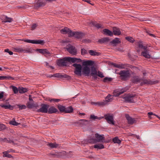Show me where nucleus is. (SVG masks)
<instances>
[{
    "instance_id": "nucleus-1",
    "label": "nucleus",
    "mask_w": 160,
    "mask_h": 160,
    "mask_svg": "<svg viewBox=\"0 0 160 160\" xmlns=\"http://www.w3.org/2000/svg\"><path fill=\"white\" fill-rule=\"evenodd\" d=\"M93 62L91 60L85 61L82 63V75L88 76L90 74L91 65Z\"/></svg>"
},
{
    "instance_id": "nucleus-2",
    "label": "nucleus",
    "mask_w": 160,
    "mask_h": 160,
    "mask_svg": "<svg viewBox=\"0 0 160 160\" xmlns=\"http://www.w3.org/2000/svg\"><path fill=\"white\" fill-rule=\"evenodd\" d=\"M13 50L14 51L17 52H23L26 53H32V49L31 48H22L21 46L13 48Z\"/></svg>"
},
{
    "instance_id": "nucleus-3",
    "label": "nucleus",
    "mask_w": 160,
    "mask_h": 160,
    "mask_svg": "<svg viewBox=\"0 0 160 160\" xmlns=\"http://www.w3.org/2000/svg\"><path fill=\"white\" fill-rule=\"evenodd\" d=\"M72 66L75 68L74 72L75 74L81 76L82 75V67L80 64L75 63L73 64Z\"/></svg>"
},
{
    "instance_id": "nucleus-4",
    "label": "nucleus",
    "mask_w": 160,
    "mask_h": 160,
    "mask_svg": "<svg viewBox=\"0 0 160 160\" xmlns=\"http://www.w3.org/2000/svg\"><path fill=\"white\" fill-rule=\"evenodd\" d=\"M68 62H69V57H66L58 59L57 61V64L59 67H64L68 65Z\"/></svg>"
},
{
    "instance_id": "nucleus-5",
    "label": "nucleus",
    "mask_w": 160,
    "mask_h": 160,
    "mask_svg": "<svg viewBox=\"0 0 160 160\" xmlns=\"http://www.w3.org/2000/svg\"><path fill=\"white\" fill-rule=\"evenodd\" d=\"M118 74L120 75L121 79L122 80H125L130 76L131 74L128 70H121Z\"/></svg>"
},
{
    "instance_id": "nucleus-6",
    "label": "nucleus",
    "mask_w": 160,
    "mask_h": 160,
    "mask_svg": "<svg viewBox=\"0 0 160 160\" xmlns=\"http://www.w3.org/2000/svg\"><path fill=\"white\" fill-rule=\"evenodd\" d=\"M105 119L109 124L114 125V117L112 114L108 113L104 115Z\"/></svg>"
},
{
    "instance_id": "nucleus-7",
    "label": "nucleus",
    "mask_w": 160,
    "mask_h": 160,
    "mask_svg": "<svg viewBox=\"0 0 160 160\" xmlns=\"http://www.w3.org/2000/svg\"><path fill=\"white\" fill-rule=\"evenodd\" d=\"M66 49L67 51L72 55H76L77 54V50L75 47L71 44H68Z\"/></svg>"
},
{
    "instance_id": "nucleus-8",
    "label": "nucleus",
    "mask_w": 160,
    "mask_h": 160,
    "mask_svg": "<svg viewBox=\"0 0 160 160\" xmlns=\"http://www.w3.org/2000/svg\"><path fill=\"white\" fill-rule=\"evenodd\" d=\"M20 40L24 41L25 42L32 43V44L43 45L45 43L44 40H35L29 39H20Z\"/></svg>"
},
{
    "instance_id": "nucleus-9",
    "label": "nucleus",
    "mask_w": 160,
    "mask_h": 160,
    "mask_svg": "<svg viewBox=\"0 0 160 160\" xmlns=\"http://www.w3.org/2000/svg\"><path fill=\"white\" fill-rule=\"evenodd\" d=\"M103 135H99L98 133H96L95 134V136L96 139H93V142L96 143L98 142H105V138L104 137Z\"/></svg>"
},
{
    "instance_id": "nucleus-10",
    "label": "nucleus",
    "mask_w": 160,
    "mask_h": 160,
    "mask_svg": "<svg viewBox=\"0 0 160 160\" xmlns=\"http://www.w3.org/2000/svg\"><path fill=\"white\" fill-rule=\"evenodd\" d=\"M136 96L135 94H128L126 96L124 97L123 99L127 102L129 103H134L135 102L134 98Z\"/></svg>"
},
{
    "instance_id": "nucleus-11",
    "label": "nucleus",
    "mask_w": 160,
    "mask_h": 160,
    "mask_svg": "<svg viewBox=\"0 0 160 160\" xmlns=\"http://www.w3.org/2000/svg\"><path fill=\"white\" fill-rule=\"evenodd\" d=\"M41 107L37 110L38 112H41L42 113H46L48 112V109L49 107L48 105L45 104H42L41 105Z\"/></svg>"
},
{
    "instance_id": "nucleus-12",
    "label": "nucleus",
    "mask_w": 160,
    "mask_h": 160,
    "mask_svg": "<svg viewBox=\"0 0 160 160\" xmlns=\"http://www.w3.org/2000/svg\"><path fill=\"white\" fill-rule=\"evenodd\" d=\"M46 2L45 0H38L34 5V8H37L45 5Z\"/></svg>"
},
{
    "instance_id": "nucleus-13",
    "label": "nucleus",
    "mask_w": 160,
    "mask_h": 160,
    "mask_svg": "<svg viewBox=\"0 0 160 160\" xmlns=\"http://www.w3.org/2000/svg\"><path fill=\"white\" fill-rule=\"evenodd\" d=\"M0 18L2 21V22L5 23L11 22L13 21L12 18L8 17L7 16L4 15L1 16Z\"/></svg>"
},
{
    "instance_id": "nucleus-14",
    "label": "nucleus",
    "mask_w": 160,
    "mask_h": 160,
    "mask_svg": "<svg viewBox=\"0 0 160 160\" xmlns=\"http://www.w3.org/2000/svg\"><path fill=\"white\" fill-rule=\"evenodd\" d=\"M125 117L128 120V124L132 125L136 122L135 119L130 117L128 114L125 115Z\"/></svg>"
},
{
    "instance_id": "nucleus-15",
    "label": "nucleus",
    "mask_w": 160,
    "mask_h": 160,
    "mask_svg": "<svg viewBox=\"0 0 160 160\" xmlns=\"http://www.w3.org/2000/svg\"><path fill=\"white\" fill-rule=\"evenodd\" d=\"M128 90V89L126 87L122 88L120 91L118 90H116L114 91L115 93H116V94H114V95L115 97L118 96L123 93L127 92Z\"/></svg>"
},
{
    "instance_id": "nucleus-16",
    "label": "nucleus",
    "mask_w": 160,
    "mask_h": 160,
    "mask_svg": "<svg viewBox=\"0 0 160 160\" xmlns=\"http://www.w3.org/2000/svg\"><path fill=\"white\" fill-rule=\"evenodd\" d=\"M98 72H97L96 68L94 66H92L90 67V73L91 74L94 78H97V74Z\"/></svg>"
},
{
    "instance_id": "nucleus-17",
    "label": "nucleus",
    "mask_w": 160,
    "mask_h": 160,
    "mask_svg": "<svg viewBox=\"0 0 160 160\" xmlns=\"http://www.w3.org/2000/svg\"><path fill=\"white\" fill-rule=\"evenodd\" d=\"M85 33L78 32H75L74 37L78 39H81L83 38L85 36Z\"/></svg>"
},
{
    "instance_id": "nucleus-18",
    "label": "nucleus",
    "mask_w": 160,
    "mask_h": 160,
    "mask_svg": "<svg viewBox=\"0 0 160 160\" xmlns=\"http://www.w3.org/2000/svg\"><path fill=\"white\" fill-rule=\"evenodd\" d=\"M69 62L74 63H80L82 62V60L79 58H72L69 57Z\"/></svg>"
},
{
    "instance_id": "nucleus-19",
    "label": "nucleus",
    "mask_w": 160,
    "mask_h": 160,
    "mask_svg": "<svg viewBox=\"0 0 160 160\" xmlns=\"http://www.w3.org/2000/svg\"><path fill=\"white\" fill-rule=\"evenodd\" d=\"M89 121L85 119H82L80 120L78 122L80 127H83L89 124Z\"/></svg>"
},
{
    "instance_id": "nucleus-20",
    "label": "nucleus",
    "mask_w": 160,
    "mask_h": 160,
    "mask_svg": "<svg viewBox=\"0 0 160 160\" xmlns=\"http://www.w3.org/2000/svg\"><path fill=\"white\" fill-rule=\"evenodd\" d=\"M121 41L118 38H116L110 42L111 44L114 46H116L118 44L120 43Z\"/></svg>"
},
{
    "instance_id": "nucleus-21",
    "label": "nucleus",
    "mask_w": 160,
    "mask_h": 160,
    "mask_svg": "<svg viewBox=\"0 0 160 160\" xmlns=\"http://www.w3.org/2000/svg\"><path fill=\"white\" fill-rule=\"evenodd\" d=\"M36 51L40 53L43 54L49 55L50 54L49 51L47 49H38Z\"/></svg>"
},
{
    "instance_id": "nucleus-22",
    "label": "nucleus",
    "mask_w": 160,
    "mask_h": 160,
    "mask_svg": "<svg viewBox=\"0 0 160 160\" xmlns=\"http://www.w3.org/2000/svg\"><path fill=\"white\" fill-rule=\"evenodd\" d=\"M53 76L54 77L58 78H68V77H70L67 75L66 74H64L63 75L61 74L60 73H56L55 74H53Z\"/></svg>"
},
{
    "instance_id": "nucleus-23",
    "label": "nucleus",
    "mask_w": 160,
    "mask_h": 160,
    "mask_svg": "<svg viewBox=\"0 0 160 160\" xmlns=\"http://www.w3.org/2000/svg\"><path fill=\"white\" fill-rule=\"evenodd\" d=\"M142 80V78H140L138 76H135L132 78V82L133 83H136Z\"/></svg>"
},
{
    "instance_id": "nucleus-24",
    "label": "nucleus",
    "mask_w": 160,
    "mask_h": 160,
    "mask_svg": "<svg viewBox=\"0 0 160 160\" xmlns=\"http://www.w3.org/2000/svg\"><path fill=\"white\" fill-rule=\"evenodd\" d=\"M113 32L115 35H119L121 34V32L119 28L116 27L113 28Z\"/></svg>"
},
{
    "instance_id": "nucleus-25",
    "label": "nucleus",
    "mask_w": 160,
    "mask_h": 160,
    "mask_svg": "<svg viewBox=\"0 0 160 160\" xmlns=\"http://www.w3.org/2000/svg\"><path fill=\"white\" fill-rule=\"evenodd\" d=\"M58 112V110L53 106H51L48 110V112L49 114L55 113Z\"/></svg>"
},
{
    "instance_id": "nucleus-26",
    "label": "nucleus",
    "mask_w": 160,
    "mask_h": 160,
    "mask_svg": "<svg viewBox=\"0 0 160 160\" xmlns=\"http://www.w3.org/2000/svg\"><path fill=\"white\" fill-rule=\"evenodd\" d=\"M103 31L104 32V34L106 35L110 36H113V32L108 29H104L103 30Z\"/></svg>"
},
{
    "instance_id": "nucleus-27",
    "label": "nucleus",
    "mask_w": 160,
    "mask_h": 160,
    "mask_svg": "<svg viewBox=\"0 0 160 160\" xmlns=\"http://www.w3.org/2000/svg\"><path fill=\"white\" fill-rule=\"evenodd\" d=\"M92 103L95 105H98L100 106H104L105 105L108 104L107 103V102H106L105 100L96 102H93Z\"/></svg>"
},
{
    "instance_id": "nucleus-28",
    "label": "nucleus",
    "mask_w": 160,
    "mask_h": 160,
    "mask_svg": "<svg viewBox=\"0 0 160 160\" xmlns=\"http://www.w3.org/2000/svg\"><path fill=\"white\" fill-rule=\"evenodd\" d=\"M0 106L2 108L5 109H9L11 110H12L13 109V107L10 104L5 105V104H1Z\"/></svg>"
},
{
    "instance_id": "nucleus-29",
    "label": "nucleus",
    "mask_w": 160,
    "mask_h": 160,
    "mask_svg": "<svg viewBox=\"0 0 160 160\" xmlns=\"http://www.w3.org/2000/svg\"><path fill=\"white\" fill-rule=\"evenodd\" d=\"M144 50V51L142 52V55L146 58H150L151 56L149 54L148 52L147 51V49Z\"/></svg>"
},
{
    "instance_id": "nucleus-30",
    "label": "nucleus",
    "mask_w": 160,
    "mask_h": 160,
    "mask_svg": "<svg viewBox=\"0 0 160 160\" xmlns=\"http://www.w3.org/2000/svg\"><path fill=\"white\" fill-rule=\"evenodd\" d=\"M113 96L109 94H108V95L105 98V101L107 102V103L108 104L109 102H111L113 100Z\"/></svg>"
},
{
    "instance_id": "nucleus-31",
    "label": "nucleus",
    "mask_w": 160,
    "mask_h": 160,
    "mask_svg": "<svg viewBox=\"0 0 160 160\" xmlns=\"http://www.w3.org/2000/svg\"><path fill=\"white\" fill-rule=\"evenodd\" d=\"M110 38L108 37H106L103 38L98 40V42L100 43H103L107 42L109 41Z\"/></svg>"
},
{
    "instance_id": "nucleus-32",
    "label": "nucleus",
    "mask_w": 160,
    "mask_h": 160,
    "mask_svg": "<svg viewBox=\"0 0 160 160\" xmlns=\"http://www.w3.org/2000/svg\"><path fill=\"white\" fill-rule=\"evenodd\" d=\"M88 53L91 56H98L100 53L99 52H96L95 51L93 50H89L88 51Z\"/></svg>"
},
{
    "instance_id": "nucleus-33",
    "label": "nucleus",
    "mask_w": 160,
    "mask_h": 160,
    "mask_svg": "<svg viewBox=\"0 0 160 160\" xmlns=\"http://www.w3.org/2000/svg\"><path fill=\"white\" fill-rule=\"evenodd\" d=\"M143 79V82H142L141 83H144V84H152L154 83L152 81L150 80H147V79H144L143 78H142Z\"/></svg>"
},
{
    "instance_id": "nucleus-34",
    "label": "nucleus",
    "mask_w": 160,
    "mask_h": 160,
    "mask_svg": "<svg viewBox=\"0 0 160 160\" xmlns=\"http://www.w3.org/2000/svg\"><path fill=\"white\" fill-rule=\"evenodd\" d=\"M129 67V65L128 64L121 63L119 64V69H126L127 67Z\"/></svg>"
},
{
    "instance_id": "nucleus-35",
    "label": "nucleus",
    "mask_w": 160,
    "mask_h": 160,
    "mask_svg": "<svg viewBox=\"0 0 160 160\" xmlns=\"http://www.w3.org/2000/svg\"><path fill=\"white\" fill-rule=\"evenodd\" d=\"M94 148L98 149H101L104 148V146L102 144H98L95 145Z\"/></svg>"
},
{
    "instance_id": "nucleus-36",
    "label": "nucleus",
    "mask_w": 160,
    "mask_h": 160,
    "mask_svg": "<svg viewBox=\"0 0 160 160\" xmlns=\"http://www.w3.org/2000/svg\"><path fill=\"white\" fill-rule=\"evenodd\" d=\"M28 91V89L27 88L22 87H20L18 90V91L20 93H23L27 92Z\"/></svg>"
},
{
    "instance_id": "nucleus-37",
    "label": "nucleus",
    "mask_w": 160,
    "mask_h": 160,
    "mask_svg": "<svg viewBox=\"0 0 160 160\" xmlns=\"http://www.w3.org/2000/svg\"><path fill=\"white\" fill-rule=\"evenodd\" d=\"M27 106L28 108H32L34 107H37L38 105L32 103L28 102L27 104Z\"/></svg>"
},
{
    "instance_id": "nucleus-38",
    "label": "nucleus",
    "mask_w": 160,
    "mask_h": 160,
    "mask_svg": "<svg viewBox=\"0 0 160 160\" xmlns=\"http://www.w3.org/2000/svg\"><path fill=\"white\" fill-rule=\"evenodd\" d=\"M73 109L71 107H68L67 108H66V109L65 111V112L66 113H70L73 112Z\"/></svg>"
},
{
    "instance_id": "nucleus-39",
    "label": "nucleus",
    "mask_w": 160,
    "mask_h": 160,
    "mask_svg": "<svg viewBox=\"0 0 160 160\" xmlns=\"http://www.w3.org/2000/svg\"><path fill=\"white\" fill-rule=\"evenodd\" d=\"M9 123L10 124L16 126L20 124V123H18L15 121L14 118H13L11 121H10Z\"/></svg>"
},
{
    "instance_id": "nucleus-40",
    "label": "nucleus",
    "mask_w": 160,
    "mask_h": 160,
    "mask_svg": "<svg viewBox=\"0 0 160 160\" xmlns=\"http://www.w3.org/2000/svg\"><path fill=\"white\" fill-rule=\"evenodd\" d=\"M112 141L115 143L120 144L121 143V141L117 137H116L112 139Z\"/></svg>"
},
{
    "instance_id": "nucleus-41",
    "label": "nucleus",
    "mask_w": 160,
    "mask_h": 160,
    "mask_svg": "<svg viewBox=\"0 0 160 160\" xmlns=\"http://www.w3.org/2000/svg\"><path fill=\"white\" fill-rule=\"evenodd\" d=\"M47 145L52 148H56L58 146V145L55 143H48Z\"/></svg>"
},
{
    "instance_id": "nucleus-42",
    "label": "nucleus",
    "mask_w": 160,
    "mask_h": 160,
    "mask_svg": "<svg viewBox=\"0 0 160 160\" xmlns=\"http://www.w3.org/2000/svg\"><path fill=\"white\" fill-rule=\"evenodd\" d=\"M69 30V28L65 27L64 28L60 30V32L63 34H65L67 33L68 31Z\"/></svg>"
},
{
    "instance_id": "nucleus-43",
    "label": "nucleus",
    "mask_w": 160,
    "mask_h": 160,
    "mask_svg": "<svg viewBox=\"0 0 160 160\" xmlns=\"http://www.w3.org/2000/svg\"><path fill=\"white\" fill-rule=\"evenodd\" d=\"M75 32H72L71 30L69 28V30L67 32L68 36L69 37L74 36Z\"/></svg>"
},
{
    "instance_id": "nucleus-44",
    "label": "nucleus",
    "mask_w": 160,
    "mask_h": 160,
    "mask_svg": "<svg viewBox=\"0 0 160 160\" xmlns=\"http://www.w3.org/2000/svg\"><path fill=\"white\" fill-rule=\"evenodd\" d=\"M0 140L1 141H3L4 142L8 143H12L13 141L12 140H10L9 138L8 139L6 138H5L3 139L2 138L0 139Z\"/></svg>"
},
{
    "instance_id": "nucleus-45",
    "label": "nucleus",
    "mask_w": 160,
    "mask_h": 160,
    "mask_svg": "<svg viewBox=\"0 0 160 160\" xmlns=\"http://www.w3.org/2000/svg\"><path fill=\"white\" fill-rule=\"evenodd\" d=\"M125 39L131 43L135 41L133 38L131 37H125Z\"/></svg>"
},
{
    "instance_id": "nucleus-46",
    "label": "nucleus",
    "mask_w": 160,
    "mask_h": 160,
    "mask_svg": "<svg viewBox=\"0 0 160 160\" xmlns=\"http://www.w3.org/2000/svg\"><path fill=\"white\" fill-rule=\"evenodd\" d=\"M90 118L91 120H94L96 119H100L101 118H98L97 116H95L94 115L91 114L90 115Z\"/></svg>"
},
{
    "instance_id": "nucleus-47",
    "label": "nucleus",
    "mask_w": 160,
    "mask_h": 160,
    "mask_svg": "<svg viewBox=\"0 0 160 160\" xmlns=\"http://www.w3.org/2000/svg\"><path fill=\"white\" fill-rule=\"evenodd\" d=\"M138 46L139 48H143L144 50H146L147 49V47L143 46L141 42H139Z\"/></svg>"
},
{
    "instance_id": "nucleus-48",
    "label": "nucleus",
    "mask_w": 160,
    "mask_h": 160,
    "mask_svg": "<svg viewBox=\"0 0 160 160\" xmlns=\"http://www.w3.org/2000/svg\"><path fill=\"white\" fill-rule=\"evenodd\" d=\"M58 108L60 111L65 112V111L66 109V108L65 107L60 105L58 106Z\"/></svg>"
},
{
    "instance_id": "nucleus-49",
    "label": "nucleus",
    "mask_w": 160,
    "mask_h": 160,
    "mask_svg": "<svg viewBox=\"0 0 160 160\" xmlns=\"http://www.w3.org/2000/svg\"><path fill=\"white\" fill-rule=\"evenodd\" d=\"M93 25L95 27H96L98 29L100 28H104V27L102 25L98 23H95L93 24Z\"/></svg>"
},
{
    "instance_id": "nucleus-50",
    "label": "nucleus",
    "mask_w": 160,
    "mask_h": 160,
    "mask_svg": "<svg viewBox=\"0 0 160 160\" xmlns=\"http://www.w3.org/2000/svg\"><path fill=\"white\" fill-rule=\"evenodd\" d=\"M81 54L84 55L88 53L87 51L84 48L82 49L81 50Z\"/></svg>"
},
{
    "instance_id": "nucleus-51",
    "label": "nucleus",
    "mask_w": 160,
    "mask_h": 160,
    "mask_svg": "<svg viewBox=\"0 0 160 160\" xmlns=\"http://www.w3.org/2000/svg\"><path fill=\"white\" fill-rule=\"evenodd\" d=\"M12 89L15 94H16L18 92V90L17 88L15 86H12Z\"/></svg>"
},
{
    "instance_id": "nucleus-52",
    "label": "nucleus",
    "mask_w": 160,
    "mask_h": 160,
    "mask_svg": "<svg viewBox=\"0 0 160 160\" xmlns=\"http://www.w3.org/2000/svg\"><path fill=\"white\" fill-rule=\"evenodd\" d=\"M97 75L101 78H103L104 77V76L103 75V73L100 71H98V72Z\"/></svg>"
},
{
    "instance_id": "nucleus-53",
    "label": "nucleus",
    "mask_w": 160,
    "mask_h": 160,
    "mask_svg": "<svg viewBox=\"0 0 160 160\" xmlns=\"http://www.w3.org/2000/svg\"><path fill=\"white\" fill-rule=\"evenodd\" d=\"M112 79L111 78L106 77L103 79V81L104 82H106L107 81H111Z\"/></svg>"
},
{
    "instance_id": "nucleus-54",
    "label": "nucleus",
    "mask_w": 160,
    "mask_h": 160,
    "mask_svg": "<svg viewBox=\"0 0 160 160\" xmlns=\"http://www.w3.org/2000/svg\"><path fill=\"white\" fill-rule=\"evenodd\" d=\"M18 108H19V109L22 110V109H24L26 108V107L25 105H18Z\"/></svg>"
},
{
    "instance_id": "nucleus-55",
    "label": "nucleus",
    "mask_w": 160,
    "mask_h": 160,
    "mask_svg": "<svg viewBox=\"0 0 160 160\" xmlns=\"http://www.w3.org/2000/svg\"><path fill=\"white\" fill-rule=\"evenodd\" d=\"M49 101L50 102H59L60 101V99H59L53 98V99H49Z\"/></svg>"
},
{
    "instance_id": "nucleus-56",
    "label": "nucleus",
    "mask_w": 160,
    "mask_h": 160,
    "mask_svg": "<svg viewBox=\"0 0 160 160\" xmlns=\"http://www.w3.org/2000/svg\"><path fill=\"white\" fill-rule=\"evenodd\" d=\"M6 128L5 126L3 124H0V130L4 129Z\"/></svg>"
},
{
    "instance_id": "nucleus-57",
    "label": "nucleus",
    "mask_w": 160,
    "mask_h": 160,
    "mask_svg": "<svg viewBox=\"0 0 160 160\" xmlns=\"http://www.w3.org/2000/svg\"><path fill=\"white\" fill-rule=\"evenodd\" d=\"M146 32L150 36H151L153 37H155V35L154 34H151L150 33V31L148 30H146Z\"/></svg>"
},
{
    "instance_id": "nucleus-58",
    "label": "nucleus",
    "mask_w": 160,
    "mask_h": 160,
    "mask_svg": "<svg viewBox=\"0 0 160 160\" xmlns=\"http://www.w3.org/2000/svg\"><path fill=\"white\" fill-rule=\"evenodd\" d=\"M37 25L36 24H33L32 25L31 27V30H34L37 27Z\"/></svg>"
},
{
    "instance_id": "nucleus-59",
    "label": "nucleus",
    "mask_w": 160,
    "mask_h": 160,
    "mask_svg": "<svg viewBox=\"0 0 160 160\" xmlns=\"http://www.w3.org/2000/svg\"><path fill=\"white\" fill-rule=\"evenodd\" d=\"M83 42H90L91 41L88 39H84L83 40Z\"/></svg>"
},
{
    "instance_id": "nucleus-60",
    "label": "nucleus",
    "mask_w": 160,
    "mask_h": 160,
    "mask_svg": "<svg viewBox=\"0 0 160 160\" xmlns=\"http://www.w3.org/2000/svg\"><path fill=\"white\" fill-rule=\"evenodd\" d=\"M148 115L150 117V116L152 115H153L155 116L156 115V114H155L153 113V112H149L148 113Z\"/></svg>"
},
{
    "instance_id": "nucleus-61",
    "label": "nucleus",
    "mask_w": 160,
    "mask_h": 160,
    "mask_svg": "<svg viewBox=\"0 0 160 160\" xmlns=\"http://www.w3.org/2000/svg\"><path fill=\"white\" fill-rule=\"evenodd\" d=\"M3 92H2L0 93V99H1L3 97Z\"/></svg>"
},
{
    "instance_id": "nucleus-62",
    "label": "nucleus",
    "mask_w": 160,
    "mask_h": 160,
    "mask_svg": "<svg viewBox=\"0 0 160 160\" xmlns=\"http://www.w3.org/2000/svg\"><path fill=\"white\" fill-rule=\"evenodd\" d=\"M8 151L3 152V156L4 157H6L5 156L7 155L8 154Z\"/></svg>"
},
{
    "instance_id": "nucleus-63",
    "label": "nucleus",
    "mask_w": 160,
    "mask_h": 160,
    "mask_svg": "<svg viewBox=\"0 0 160 160\" xmlns=\"http://www.w3.org/2000/svg\"><path fill=\"white\" fill-rule=\"evenodd\" d=\"M112 65L115 67H116V68H119V64H116V63H113V64Z\"/></svg>"
},
{
    "instance_id": "nucleus-64",
    "label": "nucleus",
    "mask_w": 160,
    "mask_h": 160,
    "mask_svg": "<svg viewBox=\"0 0 160 160\" xmlns=\"http://www.w3.org/2000/svg\"><path fill=\"white\" fill-rule=\"evenodd\" d=\"M10 77L9 76H5V80H10Z\"/></svg>"
}]
</instances>
